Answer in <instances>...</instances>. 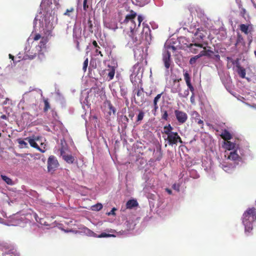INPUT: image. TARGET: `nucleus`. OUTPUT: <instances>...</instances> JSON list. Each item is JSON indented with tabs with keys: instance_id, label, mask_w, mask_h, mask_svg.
<instances>
[{
	"instance_id": "56",
	"label": "nucleus",
	"mask_w": 256,
	"mask_h": 256,
	"mask_svg": "<svg viewBox=\"0 0 256 256\" xmlns=\"http://www.w3.org/2000/svg\"><path fill=\"white\" fill-rule=\"evenodd\" d=\"M186 84L188 88H190V86H192V84L191 83V81L190 82H186Z\"/></svg>"
},
{
	"instance_id": "30",
	"label": "nucleus",
	"mask_w": 256,
	"mask_h": 256,
	"mask_svg": "<svg viewBox=\"0 0 256 256\" xmlns=\"http://www.w3.org/2000/svg\"><path fill=\"white\" fill-rule=\"evenodd\" d=\"M18 142L20 145V148H28V144L22 140V138H18L17 140Z\"/></svg>"
},
{
	"instance_id": "2",
	"label": "nucleus",
	"mask_w": 256,
	"mask_h": 256,
	"mask_svg": "<svg viewBox=\"0 0 256 256\" xmlns=\"http://www.w3.org/2000/svg\"><path fill=\"white\" fill-rule=\"evenodd\" d=\"M256 220V209L254 208L248 209L243 214L242 222L246 230L252 229V223Z\"/></svg>"
},
{
	"instance_id": "42",
	"label": "nucleus",
	"mask_w": 256,
	"mask_h": 256,
	"mask_svg": "<svg viewBox=\"0 0 256 256\" xmlns=\"http://www.w3.org/2000/svg\"><path fill=\"white\" fill-rule=\"evenodd\" d=\"M122 122H124V124L125 125V126H126L127 125V124L128 122V117L126 116H122Z\"/></svg>"
},
{
	"instance_id": "10",
	"label": "nucleus",
	"mask_w": 256,
	"mask_h": 256,
	"mask_svg": "<svg viewBox=\"0 0 256 256\" xmlns=\"http://www.w3.org/2000/svg\"><path fill=\"white\" fill-rule=\"evenodd\" d=\"M190 20L189 19L188 20H184V21H183V24L182 26H186V27H184V30H186V29H187V26H189L190 28H189V30H188V32H191V33H194V30H196V23H194V24H190Z\"/></svg>"
},
{
	"instance_id": "20",
	"label": "nucleus",
	"mask_w": 256,
	"mask_h": 256,
	"mask_svg": "<svg viewBox=\"0 0 256 256\" xmlns=\"http://www.w3.org/2000/svg\"><path fill=\"white\" fill-rule=\"evenodd\" d=\"M181 88L180 84H172L171 85V92L172 93H178L180 92Z\"/></svg>"
},
{
	"instance_id": "17",
	"label": "nucleus",
	"mask_w": 256,
	"mask_h": 256,
	"mask_svg": "<svg viewBox=\"0 0 256 256\" xmlns=\"http://www.w3.org/2000/svg\"><path fill=\"white\" fill-rule=\"evenodd\" d=\"M228 158L232 160H240L242 158L238 156L236 152V151L232 152H230V155L228 156Z\"/></svg>"
},
{
	"instance_id": "11",
	"label": "nucleus",
	"mask_w": 256,
	"mask_h": 256,
	"mask_svg": "<svg viewBox=\"0 0 256 256\" xmlns=\"http://www.w3.org/2000/svg\"><path fill=\"white\" fill-rule=\"evenodd\" d=\"M192 118L195 122L200 126L202 128L204 122L200 119V114L196 111H193L192 113Z\"/></svg>"
},
{
	"instance_id": "8",
	"label": "nucleus",
	"mask_w": 256,
	"mask_h": 256,
	"mask_svg": "<svg viewBox=\"0 0 256 256\" xmlns=\"http://www.w3.org/2000/svg\"><path fill=\"white\" fill-rule=\"evenodd\" d=\"M192 44H190L188 48H189L190 51L194 54H198L200 52V49L203 48V44L198 43L196 42H192Z\"/></svg>"
},
{
	"instance_id": "12",
	"label": "nucleus",
	"mask_w": 256,
	"mask_h": 256,
	"mask_svg": "<svg viewBox=\"0 0 256 256\" xmlns=\"http://www.w3.org/2000/svg\"><path fill=\"white\" fill-rule=\"evenodd\" d=\"M60 154L63 159L68 164H72L74 161V158L71 154H66L63 149L60 150Z\"/></svg>"
},
{
	"instance_id": "46",
	"label": "nucleus",
	"mask_w": 256,
	"mask_h": 256,
	"mask_svg": "<svg viewBox=\"0 0 256 256\" xmlns=\"http://www.w3.org/2000/svg\"><path fill=\"white\" fill-rule=\"evenodd\" d=\"M42 36L40 34H36L34 36V37L33 38V39L34 40H38L40 39H41Z\"/></svg>"
},
{
	"instance_id": "41",
	"label": "nucleus",
	"mask_w": 256,
	"mask_h": 256,
	"mask_svg": "<svg viewBox=\"0 0 256 256\" xmlns=\"http://www.w3.org/2000/svg\"><path fill=\"white\" fill-rule=\"evenodd\" d=\"M172 84H180V82L182 80L181 78H172Z\"/></svg>"
},
{
	"instance_id": "45",
	"label": "nucleus",
	"mask_w": 256,
	"mask_h": 256,
	"mask_svg": "<svg viewBox=\"0 0 256 256\" xmlns=\"http://www.w3.org/2000/svg\"><path fill=\"white\" fill-rule=\"evenodd\" d=\"M246 9H245V8H241V10H240V16H241L242 18H245V14H246Z\"/></svg>"
},
{
	"instance_id": "43",
	"label": "nucleus",
	"mask_w": 256,
	"mask_h": 256,
	"mask_svg": "<svg viewBox=\"0 0 256 256\" xmlns=\"http://www.w3.org/2000/svg\"><path fill=\"white\" fill-rule=\"evenodd\" d=\"M168 118V114L167 111L164 110L162 114V119L164 120H167Z\"/></svg>"
},
{
	"instance_id": "57",
	"label": "nucleus",
	"mask_w": 256,
	"mask_h": 256,
	"mask_svg": "<svg viewBox=\"0 0 256 256\" xmlns=\"http://www.w3.org/2000/svg\"><path fill=\"white\" fill-rule=\"evenodd\" d=\"M214 58H216V60H220V56L219 54H216L214 56Z\"/></svg>"
},
{
	"instance_id": "32",
	"label": "nucleus",
	"mask_w": 256,
	"mask_h": 256,
	"mask_svg": "<svg viewBox=\"0 0 256 256\" xmlns=\"http://www.w3.org/2000/svg\"><path fill=\"white\" fill-rule=\"evenodd\" d=\"M203 50H202L200 51L199 54L198 55L199 58H200L203 56H206V47L204 46L202 48Z\"/></svg>"
},
{
	"instance_id": "26",
	"label": "nucleus",
	"mask_w": 256,
	"mask_h": 256,
	"mask_svg": "<svg viewBox=\"0 0 256 256\" xmlns=\"http://www.w3.org/2000/svg\"><path fill=\"white\" fill-rule=\"evenodd\" d=\"M226 148L228 150H232L235 148L236 144L230 141H226L224 142Z\"/></svg>"
},
{
	"instance_id": "28",
	"label": "nucleus",
	"mask_w": 256,
	"mask_h": 256,
	"mask_svg": "<svg viewBox=\"0 0 256 256\" xmlns=\"http://www.w3.org/2000/svg\"><path fill=\"white\" fill-rule=\"evenodd\" d=\"M0 176L2 180H4L8 184L12 186L14 184L13 181L10 178L2 174Z\"/></svg>"
},
{
	"instance_id": "33",
	"label": "nucleus",
	"mask_w": 256,
	"mask_h": 256,
	"mask_svg": "<svg viewBox=\"0 0 256 256\" xmlns=\"http://www.w3.org/2000/svg\"><path fill=\"white\" fill-rule=\"evenodd\" d=\"M178 96L180 97L186 98L189 94V90H188V89L185 90L184 92V94L180 93V92H178Z\"/></svg>"
},
{
	"instance_id": "64",
	"label": "nucleus",
	"mask_w": 256,
	"mask_h": 256,
	"mask_svg": "<svg viewBox=\"0 0 256 256\" xmlns=\"http://www.w3.org/2000/svg\"><path fill=\"white\" fill-rule=\"evenodd\" d=\"M254 54H255V55H256V50H255V51H254Z\"/></svg>"
},
{
	"instance_id": "25",
	"label": "nucleus",
	"mask_w": 256,
	"mask_h": 256,
	"mask_svg": "<svg viewBox=\"0 0 256 256\" xmlns=\"http://www.w3.org/2000/svg\"><path fill=\"white\" fill-rule=\"evenodd\" d=\"M48 42L47 37H42L40 42V48H46V44Z\"/></svg>"
},
{
	"instance_id": "4",
	"label": "nucleus",
	"mask_w": 256,
	"mask_h": 256,
	"mask_svg": "<svg viewBox=\"0 0 256 256\" xmlns=\"http://www.w3.org/2000/svg\"><path fill=\"white\" fill-rule=\"evenodd\" d=\"M40 138V136H36L34 138H26V140H28L30 144V146L38 150L40 152L42 153H44L46 151V149L44 147L43 148H40L38 145L36 144V141H39Z\"/></svg>"
},
{
	"instance_id": "39",
	"label": "nucleus",
	"mask_w": 256,
	"mask_h": 256,
	"mask_svg": "<svg viewBox=\"0 0 256 256\" xmlns=\"http://www.w3.org/2000/svg\"><path fill=\"white\" fill-rule=\"evenodd\" d=\"M144 112L142 111H140L137 117V122L142 120L144 117Z\"/></svg>"
},
{
	"instance_id": "60",
	"label": "nucleus",
	"mask_w": 256,
	"mask_h": 256,
	"mask_svg": "<svg viewBox=\"0 0 256 256\" xmlns=\"http://www.w3.org/2000/svg\"><path fill=\"white\" fill-rule=\"evenodd\" d=\"M1 118L4 120H6L7 118V117L6 115L4 114L1 116Z\"/></svg>"
},
{
	"instance_id": "51",
	"label": "nucleus",
	"mask_w": 256,
	"mask_h": 256,
	"mask_svg": "<svg viewBox=\"0 0 256 256\" xmlns=\"http://www.w3.org/2000/svg\"><path fill=\"white\" fill-rule=\"evenodd\" d=\"M92 44H93V46H94L95 48H100L99 46H98V44H97V42H96V40H94V41L92 42Z\"/></svg>"
},
{
	"instance_id": "44",
	"label": "nucleus",
	"mask_w": 256,
	"mask_h": 256,
	"mask_svg": "<svg viewBox=\"0 0 256 256\" xmlns=\"http://www.w3.org/2000/svg\"><path fill=\"white\" fill-rule=\"evenodd\" d=\"M88 0H84L83 2V9L84 10L86 11L88 8V6L87 4Z\"/></svg>"
},
{
	"instance_id": "62",
	"label": "nucleus",
	"mask_w": 256,
	"mask_h": 256,
	"mask_svg": "<svg viewBox=\"0 0 256 256\" xmlns=\"http://www.w3.org/2000/svg\"><path fill=\"white\" fill-rule=\"evenodd\" d=\"M170 48H172L174 50H176L174 46H170Z\"/></svg>"
},
{
	"instance_id": "34",
	"label": "nucleus",
	"mask_w": 256,
	"mask_h": 256,
	"mask_svg": "<svg viewBox=\"0 0 256 256\" xmlns=\"http://www.w3.org/2000/svg\"><path fill=\"white\" fill-rule=\"evenodd\" d=\"M74 12V8H68L66 12L64 14V15L67 16H70V13Z\"/></svg>"
},
{
	"instance_id": "9",
	"label": "nucleus",
	"mask_w": 256,
	"mask_h": 256,
	"mask_svg": "<svg viewBox=\"0 0 256 256\" xmlns=\"http://www.w3.org/2000/svg\"><path fill=\"white\" fill-rule=\"evenodd\" d=\"M178 133L176 132H174L170 134L167 135V138H165V140H168L169 145L173 146L176 145V138Z\"/></svg>"
},
{
	"instance_id": "37",
	"label": "nucleus",
	"mask_w": 256,
	"mask_h": 256,
	"mask_svg": "<svg viewBox=\"0 0 256 256\" xmlns=\"http://www.w3.org/2000/svg\"><path fill=\"white\" fill-rule=\"evenodd\" d=\"M144 88H140V89L138 90V92L136 93V94L138 96H144Z\"/></svg>"
},
{
	"instance_id": "50",
	"label": "nucleus",
	"mask_w": 256,
	"mask_h": 256,
	"mask_svg": "<svg viewBox=\"0 0 256 256\" xmlns=\"http://www.w3.org/2000/svg\"><path fill=\"white\" fill-rule=\"evenodd\" d=\"M77 30H79L80 29L77 30V28H76V26H74V29H73V35H74V36H76V31H77Z\"/></svg>"
},
{
	"instance_id": "13",
	"label": "nucleus",
	"mask_w": 256,
	"mask_h": 256,
	"mask_svg": "<svg viewBox=\"0 0 256 256\" xmlns=\"http://www.w3.org/2000/svg\"><path fill=\"white\" fill-rule=\"evenodd\" d=\"M239 28L242 32H244L246 34H248L252 30V24H240L239 26Z\"/></svg>"
},
{
	"instance_id": "7",
	"label": "nucleus",
	"mask_w": 256,
	"mask_h": 256,
	"mask_svg": "<svg viewBox=\"0 0 256 256\" xmlns=\"http://www.w3.org/2000/svg\"><path fill=\"white\" fill-rule=\"evenodd\" d=\"M162 61L166 68L167 70L168 69L172 62L171 54L169 51L166 50L162 54Z\"/></svg>"
},
{
	"instance_id": "14",
	"label": "nucleus",
	"mask_w": 256,
	"mask_h": 256,
	"mask_svg": "<svg viewBox=\"0 0 256 256\" xmlns=\"http://www.w3.org/2000/svg\"><path fill=\"white\" fill-rule=\"evenodd\" d=\"M108 72V80H111L114 78L115 74L116 68L114 66L108 65V68L105 70Z\"/></svg>"
},
{
	"instance_id": "22",
	"label": "nucleus",
	"mask_w": 256,
	"mask_h": 256,
	"mask_svg": "<svg viewBox=\"0 0 256 256\" xmlns=\"http://www.w3.org/2000/svg\"><path fill=\"white\" fill-rule=\"evenodd\" d=\"M238 68V73L242 78H244L246 76V70L244 68L240 66L239 64L236 66Z\"/></svg>"
},
{
	"instance_id": "38",
	"label": "nucleus",
	"mask_w": 256,
	"mask_h": 256,
	"mask_svg": "<svg viewBox=\"0 0 256 256\" xmlns=\"http://www.w3.org/2000/svg\"><path fill=\"white\" fill-rule=\"evenodd\" d=\"M88 58H86V59L84 60V63H83V67L82 70L85 72L86 70L87 67L88 66Z\"/></svg>"
},
{
	"instance_id": "59",
	"label": "nucleus",
	"mask_w": 256,
	"mask_h": 256,
	"mask_svg": "<svg viewBox=\"0 0 256 256\" xmlns=\"http://www.w3.org/2000/svg\"><path fill=\"white\" fill-rule=\"evenodd\" d=\"M134 113H132H132H130V114H128V116H129L130 118H132L134 117Z\"/></svg>"
},
{
	"instance_id": "19",
	"label": "nucleus",
	"mask_w": 256,
	"mask_h": 256,
	"mask_svg": "<svg viewBox=\"0 0 256 256\" xmlns=\"http://www.w3.org/2000/svg\"><path fill=\"white\" fill-rule=\"evenodd\" d=\"M240 45L244 46L245 42L244 38L240 34H238L235 46H238Z\"/></svg>"
},
{
	"instance_id": "61",
	"label": "nucleus",
	"mask_w": 256,
	"mask_h": 256,
	"mask_svg": "<svg viewBox=\"0 0 256 256\" xmlns=\"http://www.w3.org/2000/svg\"><path fill=\"white\" fill-rule=\"evenodd\" d=\"M9 58H11L12 60H14V56L11 54H9Z\"/></svg>"
},
{
	"instance_id": "47",
	"label": "nucleus",
	"mask_w": 256,
	"mask_h": 256,
	"mask_svg": "<svg viewBox=\"0 0 256 256\" xmlns=\"http://www.w3.org/2000/svg\"><path fill=\"white\" fill-rule=\"evenodd\" d=\"M195 98L194 94H192V96H191L190 98V100L191 103L192 104H196L195 98Z\"/></svg>"
},
{
	"instance_id": "23",
	"label": "nucleus",
	"mask_w": 256,
	"mask_h": 256,
	"mask_svg": "<svg viewBox=\"0 0 256 256\" xmlns=\"http://www.w3.org/2000/svg\"><path fill=\"white\" fill-rule=\"evenodd\" d=\"M88 28V30L92 34L94 32L93 30V24L92 23V21L90 20V18H89L88 20L87 24L84 26V28Z\"/></svg>"
},
{
	"instance_id": "18",
	"label": "nucleus",
	"mask_w": 256,
	"mask_h": 256,
	"mask_svg": "<svg viewBox=\"0 0 256 256\" xmlns=\"http://www.w3.org/2000/svg\"><path fill=\"white\" fill-rule=\"evenodd\" d=\"M220 136L225 140H228L232 138V136L230 132L226 130H224L220 134Z\"/></svg>"
},
{
	"instance_id": "54",
	"label": "nucleus",
	"mask_w": 256,
	"mask_h": 256,
	"mask_svg": "<svg viewBox=\"0 0 256 256\" xmlns=\"http://www.w3.org/2000/svg\"><path fill=\"white\" fill-rule=\"evenodd\" d=\"M96 52L97 54H100L101 56H103L102 54V52L100 51L98 48L96 49Z\"/></svg>"
},
{
	"instance_id": "63",
	"label": "nucleus",
	"mask_w": 256,
	"mask_h": 256,
	"mask_svg": "<svg viewBox=\"0 0 256 256\" xmlns=\"http://www.w3.org/2000/svg\"><path fill=\"white\" fill-rule=\"evenodd\" d=\"M77 48L78 49H79V42H78V44H77Z\"/></svg>"
},
{
	"instance_id": "27",
	"label": "nucleus",
	"mask_w": 256,
	"mask_h": 256,
	"mask_svg": "<svg viewBox=\"0 0 256 256\" xmlns=\"http://www.w3.org/2000/svg\"><path fill=\"white\" fill-rule=\"evenodd\" d=\"M120 92L121 96H124L127 94L128 88L124 84H122L120 86Z\"/></svg>"
},
{
	"instance_id": "24",
	"label": "nucleus",
	"mask_w": 256,
	"mask_h": 256,
	"mask_svg": "<svg viewBox=\"0 0 256 256\" xmlns=\"http://www.w3.org/2000/svg\"><path fill=\"white\" fill-rule=\"evenodd\" d=\"M94 236L98 238H108V237H115V235L112 234H108L106 232H102L100 234L97 235L96 234H94Z\"/></svg>"
},
{
	"instance_id": "5",
	"label": "nucleus",
	"mask_w": 256,
	"mask_h": 256,
	"mask_svg": "<svg viewBox=\"0 0 256 256\" xmlns=\"http://www.w3.org/2000/svg\"><path fill=\"white\" fill-rule=\"evenodd\" d=\"M58 166V160L54 156H50L48 160V172L54 171Z\"/></svg>"
},
{
	"instance_id": "55",
	"label": "nucleus",
	"mask_w": 256,
	"mask_h": 256,
	"mask_svg": "<svg viewBox=\"0 0 256 256\" xmlns=\"http://www.w3.org/2000/svg\"><path fill=\"white\" fill-rule=\"evenodd\" d=\"M40 146H42L40 148H43L44 147L45 148L46 150V144L44 142H42L40 143Z\"/></svg>"
},
{
	"instance_id": "48",
	"label": "nucleus",
	"mask_w": 256,
	"mask_h": 256,
	"mask_svg": "<svg viewBox=\"0 0 256 256\" xmlns=\"http://www.w3.org/2000/svg\"><path fill=\"white\" fill-rule=\"evenodd\" d=\"M214 54V52L209 49H206V56L210 57L212 54Z\"/></svg>"
},
{
	"instance_id": "35",
	"label": "nucleus",
	"mask_w": 256,
	"mask_h": 256,
	"mask_svg": "<svg viewBox=\"0 0 256 256\" xmlns=\"http://www.w3.org/2000/svg\"><path fill=\"white\" fill-rule=\"evenodd\" d=\"M184 76L186 83L190 82V76L188 72H186L184 74Z\"/></svg>"
},
{
	"instance_id": "58",
	"label": "nucleus",
	"mask_w": 256,
	"mask_h": 256,
	"mask_svg": "<svg viewBox=\"0 0 256 256\" xmlns=\"http://www.w3.org/2000/svg\"><path fill=\"white\" fill-rule=\"evenodd\" d=\"M166 190L168 194H172V191L170 189L166 188Z\"/></svg>"
},
{
	"instance_id": "21",
	"label": "nucleus",
	"mask_w": 256,
	"mask_h": 256,
	"mask_svg": "<svg viewBox=\"0 0 256 256\" xmlns=\"http://www.w3.org/2000/svg\"><path fill=\"white\" fill-rule=\"evenodd\" d=\"M173 129L174 128L171 126V125L170 124H168L164 127V131L162 132V133L166 135L170 134L171 133L174 132H172Z\"/></svg>"
},
{
	"instance_id": "16",
	"label": "nucleus",
	"mask_w": 256,
	"mask_h": 256,
	"mask_svg": "<svg viewBox=\"0 0 256 256\" xmlns=\"http://www.w3.org/2000/svg\"><path fill=\"white\" fill-rule=\"evenodd\" d=\"M138 204L136 200H128L126 203V207L128 209H132L135 207L138 206Z\"/></svg>"
},
{
	"instance_id": "36",
	"label": "nucleus",
	"mask_w": 256,
	"mask_h": 256,
	"mask_svg": "<svg viewBox=\"0 0 256 256\" xmlns=\"http://www.w3.org/2000/svg\"><path fill=\"white\" fill-rule=\"evenodd\" d=\"M92 210H100L102 208V206L101 204H98L92 206Z\"/></svg>"
},
{
	"instance_id": "53",
	"label": "nucleus",
	"mask_w": 256,
	"mask_h": 256,
	"mask_svg": "<svg viewBox=\"0 0 256 256\" xmlns=\"http://www.w3.org/2000/svg\"><path fill=\"white\" fill-rule=\"evenodd\" d=\"M116 210V208H113L112 210L110 211V212L108 214V215H110V214H114V211Z\"/></svg>"
},
{
	"instance_id": "31",
	"label": "nucleus",
	"mask_w": 256,
	"mask_h": 256,
	"mask_svg": "<svg viewBox=\"0 0 256 256\" xmlns=\"http://www.w3.org/2000/svg\"><path fill=\"white\" fill-rule=\"evenodd\" d=\"M44 112H46L50 108V104L48 100H44Z\"/></svg>"
},
{
	"instance_id": "49",
	"label": "nucleus",
	"mask_w": 256,
	"mask_h": 256,
	"mask_svg": "<svg viewBox=\"0 0 256 256\" xmlns=\"http://www.w3.org/2000/svg\"><path fill=\"white\" fill-rule=\"evenodd\" d=\"M177 138H176V144H178V142H179L180 144H182V140L180 136L178 135V136H177Z\"/></svg>"
},
{
	"instance_id": "6",
	"label": "nucleus",
	"mask_w": 256,
	"mask_h": 256,
	"mask_svg": "<svg viewBox=\"0 0 256 256\" xmlns=\"http://www.w3.org/2000/svg\"><path fill=\"white\" fill-rule=\"evenodd\" d=\"M174 114L178 122L181 124L185 123L188 118V115L185 112L180 110H175Z\"/></svg>"
},
{
	"instance_id": "29",
	"label": "nucleus",
	"mask_w": 256,
	"mask_h": 256,
	"mask_svg": "<svg viewBox=\"0 0 256 256\" xmlns=\"http://www.w3.org/2000/svg\"><path fill=\"white\" fill-rule=\"evenodd\" d=\"M107 102H108V108L110 109V112H108L109 114H111V112H112L113 113V114H116V108H114V106L111 104L110 101H108Z\"/></svg>"
},
{
	"instance_id": "1",
	"label": "nucleus",
	"mask_w": 256,
	"mask_h": 256,
	"mask_svg": "<svg viewBox=\"0 0 256 256\" xmlns=\"http://www.w3.org/2000/svg\"><path fill=\"white\" fill-rule=\"evenodd\" d=\"M136 13L132 10L130 14H127L122 24H125L130 29V32H127L128 44H138L142 42L143 39L148 41L151 39V30L148 26L142 24L143 29L140 34L138 33V29L140 26L141 22L144 20L142 16H138L136 18Z\"/></svg>"
},
{
	"instance_id": "40",
	"label": "nucleus",
	"mask_w": 256,
	"mask_h": 256,
	"mask_svg": "<svg viewBox=\"0 0 256 256\" xmlns=\"http://www.w3.org/2000/svg\"><path fill=\"white\" fill-rule=\"evenodd\" d=\"M198 58H200L198 55L192 58L190 60V64H194L196 62V60H198Z\"/></svg>"
},
{
	"instance_id": "52",
	"label": "nucleus",
	"mask_w": 256,
	"mask_h": 256,
	"mask_svg": "<svg viewBox=\"0 0 256 256\" xmlns=\"http://www.w3.org/2000/svg\"><path fill=\"white\" fill-rule=\"evenodd\" d=\"M188 90H190L192 94H194V87L193 86H190V88H188Z\"/></svg>"
},
{
	"instance_id": "15",
	"label": "nucleus",
	"mask_w": 256,
	"mask_h": 256,
	"mask_svg": "<svg viewBox=\"0 0 256 256\" xmlns=\"http://www.w3.org/2000/svg\"><path fill=\"white\" fill-rule=\"evenodd\" d=\"M164 94V92H161L160 94H158L154 99L153 100V110L152 111L156 112L158 108V103L162 97V94Z\"/></svg>"
},
{
	"instance_id": "3",
	"label": "nucleus",
	"mask_w": 256,
	"mask_h": 256,
	"mask_svg": "<svg viewBox=\"0 0 256 256\" xmlns=\"http://www.w3.org/2000/svg\"><path fill=\"white\" fill-rule=\"evenodd\" d=\"M194 37L192 38V42L201 43L206 37V32L203 28H198L196 32L192 33Z\"/></svg>"
}]
</instances>
